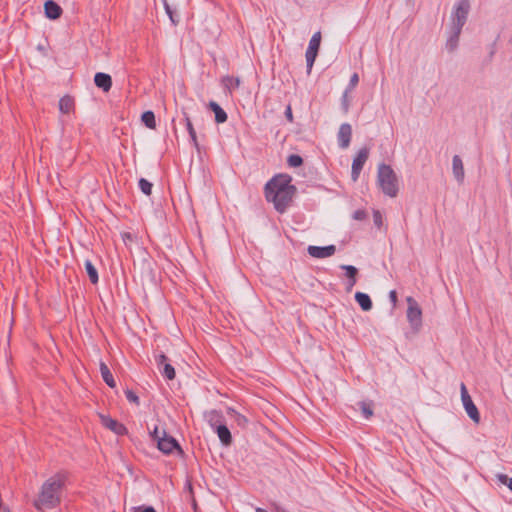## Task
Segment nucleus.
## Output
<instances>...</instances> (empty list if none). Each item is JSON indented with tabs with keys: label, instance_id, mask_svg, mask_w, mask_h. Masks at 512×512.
Instances as JSON below:
<instances>
[{
	"label": "nucleus",
	"instance_id": "c03bdc74",
	"mask_svg": "<svg viewBox=\"0 0 512 512\" xmlns=\"http://www.w3.org/2000/svg\"><path fill=\"white\" fill-rule=\"evenodd\" d=\"M389 299H390L392 305L395 307L397 304V293L395 290H391L389 292Z\"/></svg>",
	"mask_w": 512,
	"mask_h": 512
},
{
	"label": "nucleus",
	"instance_id": "c756f323",
	"mask_svg": "<svg viewBox=\"0 0 512 512\" xmlns=\"http://www.w3.org/2000/svg\"><path fill=\"white\" fill-rule=\"evenodd\" d=\"M224 86L228 89V90H232V89H236L240 86V79L238 77H234V76H225L222 80Z\"/></svg>",
	"mask_w": 512,
	"mask_h": 512
},
{
	"label": "nucleus",
	"instance_id": "e433bc0d",
	"mask_svg": "<svg viewBox=\"0 0 512 512\" xmlns=\"http://www.w3.org/2000/svg\"><path fill=\"white\" fill-rule=\"evenodd\" d=\"M366 217H367V213L365 210H362V209H358V210L354 211V213H353V219L358 220V221H362V220L366 219Z\"/></svg>",
	"mask_w": 512,
	"mask_h": 512
},
{
	"label": "nucleus",
	"instance_id": "39448f33",
	"mask_svg": "<svg viewBox=\"0 0 512 512\" xmlns=\"http://www.w3.org/2000/svg\"><path fill=\"white\" fill-rule=\"evenodd\" d=\"M407 308V320L414 331H418L422 326V310L417 301L409 296L406 299Z\"/></svg>",
	"mask_w": 512,
	"mask_h": 512
},
{
	"label": "nucleus",
	"instance_id": "1a4fd4ad",
	"mask_svg": "<svg viewBox=\"0 0 512 512\" xmlns=\"http://www.w3.org/2000/svg\"><path fill=\"white\" fill-rule=\"evenodd\" d=\"M157 446L160 451H162L165 454L172 453L174 450H178L182 452L181 447L177 440L168 435L165 430H162L161 432V438H159V441L157 442Z\"/></svg>",
	"mask_w": 512,
	"mask_h": 512
},
{
	"label": "nucleus",
	"instance_id": "c9c22d12",
	"mask_svg": "<svg viewBox=\"0 0 512 512\" xmlns=\"http://www.w3.org/2000/svg\"><path fill=\"white\" fill-rule=\"evenodd\" d=\"M373 222H374V225L378 228H380L382 226L383 218H382V214L380 213L379 210L373 211Z\"/></svg>",
	"mask_w": 512,
	"mask_h": 512
},
{
	"label": "nucleus",
	"instance_id": "9b49d317",
	"mask_svg": "<svg viewBox=\"0 0 512 512\" xmlns=\"http://www.w3.org/2000/svg\"><path fill=\"white\" fill-rule=\"evenodd\" d=\"M307 251L311 257L322 259V258H327V257L334 255V253L336 251V247H335V245H327V246L310 245V246H308Z\"/></svg>",
	"mask_w": 512,
	"mask_h": 512
},
{
	"label": "nucleus",
	"instance_id": "393cba45",
	"mask_svg": "<svg viewBox=\"0 0 512 512\" xmlns=\"http://www.w3.org/2000/svg\"><path fill=\"white\" fill-rule=\"evenodd\" d=\"M84 267H85V270L89 277L90 282L92 284H97L99 281V275H98V271H97L96 267L91 262V260H89V259L85 260Z\"/></svg>",
	"mask_w": 512,
	"mask_h": 512
},
{
	"label": "nucleus",
	"instance_id": "4be33fe9",
	"mask_svg": "<svg viewBox=\"0 0 512 512\" xmlns=\"http://www.w3.org/2000/svg\"><path fill=\"white\" fill-rule=\"evenodd\" d=\"M462 29L451 28V35L446 41V49L449 52H453L458 47L459 37Z\"/></svg>",
	"mask_w": 512,
	"mask_h": 512
},
{
	"label": "nucleus",
	"instance_id": "f257e3e1",
	"mask_svg": "<svg viewBox=\"0 0 512 512\" xmlns=\"http://www.w3.org/2000/svg\"><path fill=\"white\" fill-rule=\"evenodd\" d=\"M292 177L288 174H278L265 185V198L272 202L279 213H284L290 206L296 194V187L291 184Z\"/></svg>",
	"mask_w": 512,
	"mask_h": 512
},
{
	"label": "nucleus",
	"instance_id": "c85d7f7f",
	"mask_svg": "<svg viewBox=\"0 0 512 512\" xmlns=\"http://www.w3.org/2000/svg\"><path fill=\"white\" fill-rule=\"evenodd\" d=\"M359 408L365 419H370L373 416V402L372 401H360L358 403Z\"/></svg>",
	"mask_w": 512,
	"mask_h": 512
},
{
	"label": "nucleus",
	"instance_id": "2f4dec72",
	"mask_svg": "<svg viewBox=\"0 0 512 512\" xmlns=\"http://www.w3.org/2000/svg\"><path fill=\"white\" fill-rule=\"evenodd\" d=\"M138 186L143 194L150 196L152 193L153 184L145 178H140Z\"/></svg>",
	"mask_w": 512,
	"mask_h": 512
},
{
	"label": "nucleus",
	"instance_id": "20e7f679",
	"mask_svg": "<svg viewBox=\"0 0 512 512\" xmlns=\"http://www.w3.org/2000/svg\"><path fill=\"white\" fill-rule=\"evenodd\" d=\"M470 9L469 0H458L451 13V28L462 29L467 22Z\"/></svg>",
	"mask_w": 512,
	"mask_h": 512
},
{
	"label": "nucleus",
	"instance_id": "a878e982",
	"mask_svg": "<svg viewBox=\"0 0 512 512\" xmlns=\"http://www.w3.org/2000/svg\"><path fill=\"white\" fill-rule=\"evenodd\" d=\"M227 414L234 420V422L241 428H245L248 424V419L242 415L241 413H239L238 411H236L235 409L233 408H228L227 409Z\"/></svg>",
	"mask_w": 512,
	"mask_h": 512
},
{
	"label": "nucleus",
	"instance_id": "f03ea898",
	"mask_svg": "<svg viewBox=\"0 0 512 512\" xmlns=\"http://www.w3.org/2000/svg\"><path fill=\"white\" fill-rule=\"evenodd\" d=\"M65 482H44L38 498L34 501L37 510L52 509L60 503V492Z\"/></svg>",
	"mask_w": 512,
	"mask_h": 512
},
{
	"label": "nucleus",
	"instance_id": "37998d69",
	"mask_svg": "<svg viewBox=\"0 0 512 512\" xmlns=\"http://www.w3.org/2000/svg\"><path fill=\"white\" fill-rule=\"evenodd\" d=\"M285 117L289 122H293V113L290 105H288L285 109Z\"/></svg>",
	"mask_w": 512,
	"mask_h": 512
},
{
	"label": "nucleus",
	"instance_id": "9d476101",
	"mask_svg": "<svg viewBox=\"0 0 512 512\" xmlns=\"http://www.w3.org/2000/svg\"><path fill=\"white\" fill-rule=\"evenodd\" d=\"M155 361L159 369V372L163 377H165L168 380H173L175 378V369L168 362V357L163 352L155 356Z\"/></svg>",
	"mask_w": 512,
	"mask_h": 512
},
{
	"label": "nucleus",
	"instance_id": "f704fd0d",
	"mask_svg": "<svg viewBox=\"0 0 512 512\" xmlns=\"http://www.w3.org/2000/svg\"><path fill=\"white\" fill-rule=\"evenodd\" d=\"M359 82V76L357 73H354L351 78H350V81H349V84L348 86L346 87V91L348 92H351L355 87L356 85L358 84Z\"/></svg>",
	"mask_w": 512,
	"mask_h": 512
},
{
	"label": "nucleus",
	"instance_id": "a19ab883",
	"mask_svg": "<svg viewBox=\"0 0 512 512\" xmlns=\"http://www.w3.org/2000/svg\"><path fill=\"white\" fill-rule=\"evenodd\" d=\"M192 483L193 482H186L184 489H183L184 493H187L189 498L194 496Z\"/></svg>",
	"mask_w": 512,
	"mask_h": 512
},
{
	"label": "nucleus",
	"instance_id": "f8f14e48",
	"mask_svg": "<svg viewBox=\"0 0 512 512\" xmlns=\"http://www.w3.org/2000/svg\"><path fill=\"white\" fill-rule=\"evenodd\" d=\"M352 136V127L349 123L341 124L338 131V145L342 149H346L350 145Z\"/></svg>",
	"mask_w": 512,
	"mask_h": 512
},
{
	"label": "nucleus",
	"instance_id": "603ef678",
	"mask_svg": "<svg viewBox=\"0 0 512 512\" xmlns=\"http://www.w3.org/2000/svg\"><path fill=\"white\" fill-rule=\"evenodd\" d=\"M255 512H268V511H266V510H265V509H263V508L257 507V508L255 509Z\"/></svg>",
	"mask_w": 512,
	"mask_h": 512
},
{
	"label": "nucleus",
	"instance_id": "0eeeda50",
	"mask_svg": "<svg viewBox=\"0 0 512 512\" xmlns=\"http://www.w3.org/2000/svg\"><path fill=\"white\" fill-rule=\"evenodd\" d=\"M461 399L467 415L473 422L478 424L480 422V413L471 396L469 395L464 383L461 384Z\"/></svg>",
	"mask_w": 512,
	"mask_h": 512
},
{
	"label": "nucleus",
	"instance_id": "ddd939ff",
	"mask_svg": "<svg viewBox=\"0 0 512 512\" xmlns=\"http://www.w3.org/2000/svg\"><path fill=\"white\" fill-rule=\"evenodd\" d=\"M44 14L50 20H57L63 14V9L54 0H47L44 3Z\"/></svg>",
	"mask_w": 512,
	"mask_h": 512
},
{
	"label": "nucleus",
	"instance_id": "de8ad7c7",
	"mask_svg": "<svg viewBox=\"0 0 512 512\" xmlns=\"http://www.w3.org/2000/svg\"><path fill=\"white\" fill-rule=\"evenodd\" d=\"M498 480H501V481L512 480V478L507 475H504V474H498Z\"/></svg>",
	"mask_w": 512,
	"mask_h": 512
},
{
	"label": "nucleus",
	"instance_id": "5701e85b",
	"mask_svg": "<svg viewBox=\"0 0 512 512\" xmlns=\"http://www.w3.org/2000/svg\"><path fill=\"white\" fill-rule=\"evenodd\" d=\"M100 372H101V376H102L103 381L110 388H114L116 386V382H115V380L113 378V375H112L109 367L103 361L100 362Z\"/></svg>",
	"mask_w": 512,
	"mask_h": 512
},
{
	"label": "nucleus",
	"instance_id": "72a5a7b5",
	"mask_svg": "<svg viewBox=\"0 0 512 512\" xmlns=\"http://www.w3.org/2000/svg\"><path fill=\"white\" fill-rule=\"evenodd\" d=\"M125 396L127 398V400L129 402H133L135 403L136 405H139L140 404V400H139V397L136 395L135 392H133L132 390L130 389H126L125 390Z\"/></svg>",
	"mask_w": 512,
	"mask_h": 512
},
{
	"label": "nucleus",
	"instance_id": "4c0bfd02",
	"mask_svg": "<svg viewBox=\"0 0 512 512\" xmlns=\"http://www.w3.org/2000/svg\"><path fill=\"white\" fill-rule=\"evenodd\" d=\"M184 119L186 122V128H187L189 135L194 134L196 131L194 129V126H193L189 116L186 113H184Z\"/></svg>",
	"mask_w": 512,
	"mask_h": 512
},
{
	"label": "nucleus",
	"instance_id": "412c9836",
	"mask_svg": "<svg viewBox=\"0 0 512 512\" xmlns=\"http://www.w3.org/2000/svg\"><path fill=\"white\" fill-rule=\"evenodd\" d=\"M206 419L213 430L217 428V425L225 423L222 413L218 410H211L208 412L206 414Z\"/></svg>",
	"mask_w": 512,
	"mask_h": 512
},
{
	"label": "nucleus",
	"instance_id": "ea45409f",
	"mask_svg": "<svg viewBox=\"0 0 512 512\" xmlns=\"http://www.w3.org/2000/svg\"><path fill=\"white\" fill-rule=\"evenodd\" d=\"M348 93L349 92L345 90L343 95H342V107H343L345 112H347L348 109H349Z\"/></svg>",
	"mask_w": 512,
	"mask_h": 512
},
{
	"label": "nucleus",
	"instance_id": "7ed1b4c3",
	"mask_svg": "<svg viewBox=\"0 0 512 512\" xmlns=\"http://www.w3.org/2000/svg\"><path fill=\"white\" fill-rule=\"evenodd\" d=\"M377 180L382 192L385 195L391 198L397 196L399 191L398 179L390 165L382 163L378 166Z\"/></svg>",
	"mask_w": 512,
	"mask_h": 512
},
{
	"label": "nucleus",
	"instance_id": "a211bd4d",
	"mask_svg": "<svg viewBox=\"0 0 512 512\" xmlns=\"http://www.w3.org/2000/svg\"><path fill=\"white\" fill-rule=\"evenodd\" d=\"M213 431L217 434L220 442L224 446H230L232 444V435L225 423L222 425H217V428Z\"/></svg>",
	"mask_w": 512,
	"mask_h": 512
},
{
	"label": "nucleus",
	"instance_id": "4468645a",
	"mask_svg": "<svg viewBox=\"0 0 512 512\" xmlns=\"http://www.w3.org/2000/svg\"><path fill=\"white\" fill-rule=\"evenodd\" d=\"M340 268L345 271L347 282L345 286L346 292H351L357 283L358 269L353 265H341Z\"/></svg>",
	"mask_w": 512,
	"mask_h": 512
},
{
	"label": "nucleus",
	"instance_id": "8fccbe9b",
	"mask_svg": "<svg viewBox=\"0 0 512 512\" xmlns=\"http://www.w3.org/2000/svg\"><path fill=\"white\" fill-rule=\"evenodd\" d=\"M58 478H55V477H50L48 480H64L66 478V476H59L57 475Z\"/></svg>",
	"mask_w": 512,
	"mask_h": 512
},
{
	"label": "nucleus",
	"instance_id": "423d86ee",
	"mask_svg": "<svg viewBox=\"0 0 512 512\" xmlns=\"http://www.w3.org/2000/svg\"><path fill=\"white\" fill-rule=\"evenodd\" d=\"M320 43H321V32L317 31L312 35V37L309 41L308 48L305 53L306 66H307L308 73H310V71L314 65V62L316 60V57L318 55V51L320 48Z\"/></svg>",
	"mask_w": 512,
	"mask_h": 512
},
{
	"label": "nucleus",
	"instance_id": "b1692460",
	"mask_svg": "<svg viewBox=\"0 0 512 512\" xmlns=\"http://www.w3.org/2000/svg\"><path fill=\"white\" fill-rule=\"evenodd\" d=\"M74 108V99L69 96L65 95L60 98L59 100V110L63 114H68L72 111Z\"/></svg>",
	"mask_w": 512,
	"mask_h": 512
},
{
	"label": "nucleus",
	"instance_id": "7c9ffc66",
	"mask_svg": "<svg viewBox=\"0 0 512 512\" xmlns=\"http://www.w3.org/2000/svg\"><path fill=\"white\" fill-rule=\"evenodd\" d=\"M162 3H163V6H164V9H165V12L166 14L168 15L171 23L176 26L179 22V18L177 17V15L175 14V12L172 10L171 6L169 5L168 1L167 0H162Z\"/></svg>",
	"mask_w": 512,
	"mask_h": 512
},
{
	"label": "nucleus",
	"instance_id": "aec40b11",
	"mask_svg": "<svg viewBox=\"0 0 512 512\" xmlns=\"http://www.w3.org/2000/svg\"><path fill=\"white\" fill-rule=\"evenodd\" d=\"M355 301L361 307L363 311H370L372 309L373 303L370 296L364 292H356L355 293Z\"/></svg>",
	"mask_w": 512,
	"mask_h": 512
},
{
	"label": "nucleus",
	"instance_id": "473e14b6",
	"mask_svg": "<svg viewBox=\"0 0 512 512\" xmlns=\"http://www.w3.org/2000/svg\"><path fill=\"white\" fill-rule=\"evenodd\" d=\"M287 163L290 167H300L303 164V158L298 154H291L287 158Z\"/></svg>",
	"mask_w": 512,
	"mask_h": 512
},
{
	"label": "nucleus",
	"instance_id": "bb28decb",
	"mask_svg": "<svg viewBox=\"0 0 512 512\" xmlns=\"http://www.w3.org/2000/svg\"><path fill=\"white\" fill-rule=\"evenodd\" d=\"M141 121L149 129L156 128L155 114L151 110H148V111H145L142 113Z\"/></svg>",
	"mask_w": 512,
	"mask_h": 512
},
{
	"label": "nucleus",
	"instance_id": "6e6552de",
	"mask_svg": "<svg viewBox=\"0 0 512 512\" xmlns=\"http://www.w3.org/2000/svg\"><path fill=\"white\" fill-rule=\"evenodd\" d=\"M369 156V150L364 147L360 149L353 159L352 169H351V179L356 182L359 178V175L363 169L365 162L367 161Z\"/></svg>",
	"mask_w": 512,
	"mask_h": 512
},
{
	"label": "nucleus",
	"instance_id": "09e8293b",
	"mask_svg": "<svg viewBox=\"0 0 512 512\" xmlns=\"http://www.w3.org/2000/svg\"><path fill=\"white\" fill-rule=\"evenodd\" d=\"M122 238L124 241H126V240H132L133 237H132L131 233L126 232L122 235Z\"/></svg>",
	"mask_w": 512,
	"mask_h": 512
},
{
	"label": "nucleus",
	"instance_id": "6ab92c4d",
	"mask_svg": "<svg viewBox=\"0 0 512 512\" xmlns=\"http://www.w3.org/2000/svg\"><path fill=\"white\" fill-rule=\"evenodd\" d=\"M208 108L214 113L215 115V122L217 124H222L227 121V113L224 111V109L215 101H210L208 103Z\"/></svg>",
	"mask_w": 512,
	"mask_h": 512
},
{
	"label": "nucleus",
	"instance_id": "a18cd8bd",
	"mask_svg": "<svg viewBox=\"0 0 512 512\" xmlns=\"http://www.w3.org/2000/svg\"><path fill=\"white\" fill-rule=\"evenodd\" d=\"M189 136H190L191 142L193 143L194 147L197 150H199V143H198V140H197L196 132L194 134L189 135Z\"/></svg>",
	"mask_w": 512,
	"mask_h": 512
},
{
	"label": "nucleus",
	"instance_id": "58836bf2",
	"mask_svg": "<svg viewBox=\"0 0 512 512\" xmlns=\"http://www.w3.org/2000/svg\"><path fill=\"white\" fill-rule=\"evenodd\" d=\"M161 432L162 430L155 426L154 429L150 431V436L154 441L158 442L159 438H161Z\"/></svg>",
	"mask_w": 512,
	"mask_h": 512
},
{
	"label": "nucleus",
	"instance_id": "f3484780",
	"mask_svg": "<svg viewBox=\"0 0 512 512\" xmlns=\"http://www.w3.org/2000/svg\"><path fill=\"white\" fill-rule=\"evenodd\" d=\"M94 83L104 92H109L112 87V78L107 73L97 72L94 76Z\"/></svg>",
	"mask_w": 512,
	"mask_h": 512
},
{
	"label": "nucleus",
	"instance_id": "79ce46f5",
	"mask_svg": "<svg viewBox=\"0 0 512 512\" xmlns=\"http://www.w3.org/2000/svg\"><path fill=\"white\" fill-rule=\"evenodd\" d=\"M135 512H156V510L152 506H139Z\"/></svg>",
	"mask_w": 512,
	"mask_h": 512
},
{
	"label": "nucleus",
	"instance_id": "3c124183",
	"mask_svg": "<svg viewBox=\"0 0 512 512\" xmlns=\"http://www.w3.org/2000/svg\"><path fill=\"white\" fill-rule=\"evenodd\" d=\"M275 509H276V512H288L285 508L280 507V506H276Z\"/></svg>",
	"mask_w": 512,
	"mask_h": 512
},
{
	"label": "nucleus",
	"instance_id": "cd10ccee",
	"mask_svg": "<svg viewBox=\"0 0 512 512\" xmlns=\"http://www.w3.org/2000/svg\"><path fill=\"white\" fill-rule=\"evenodd\" d=\"M508 488V490L510 492H512V482H496V486L494 487V489L500 494V496L506 501V502H509L511 503L512 502V498H509L505 493H504V488Z\"/></svg>",
	"mask_w": 512,
	"mask_h": 512
},
{
	"label": "nucleus",
	"instance_id": "49530a36",
	"mask_svg": "<svg viewBox=\"0 0 512 512\" xmlns=\"http://www.w3.org/2000/svg\"><path fill=\"white\" fill-rule=\"evenodd\" d=\"M189 499H190V501H191V505H192L193 510H194L195 512H197L198 506H197V502H196V500H195V497H194V496H192V497H190Z\"/></svg>",
	"mask_w": 512,
	"mask_h": 512
},
{
	"label": "nucleus",
	"instance_id": "2eb2a0df",
	"mask_svg": "<svg viewBox=\"0 0 512 512\" xmlns=\"http://www.w3.org/2000/svg\"><path fill=\"white\" fill-rule=\"evenodd\" d=\"M101 419L102 424L109 430L113 431L115 434L122 436L128 433L127 428L117 420L112 419L109 416H102Z\"/></svg>",
	"mask_w": 512,
	"mask_h": 512
},
{
	"label": "nucleus",
	"instance_id": "864d4df0",
	"mask_svg": "<svg viewBox=\"0 0 512 512\" xmlns=\"http://www.w3.org/2000/svg\"><path fill=\"white\" fill-rule=\"evenodd\" d=\"M2 512H10L8 509H4Z\"/></svg>",
	"mask_w": 512,
	"mask_h": 512
},
{
	"label": "nucleus",
	"instance_id": "dca6fc26",
	"mask_svg": "<svg viewBox=\"0 0 512 512\" xmlns=\"http://www.w3.org/2000/svg\"><path fill=\"white\" fill-rule=\"evenodd\" d=\"M452 172L456 181L462 184L464 182L465 172L463 161L459 155H454L452 158Z\"/></svg>",
	"mask_w": 512,
	"mask_h": 512
}]
</instances>
